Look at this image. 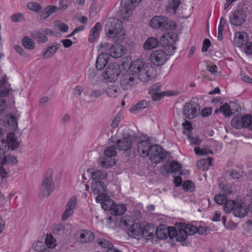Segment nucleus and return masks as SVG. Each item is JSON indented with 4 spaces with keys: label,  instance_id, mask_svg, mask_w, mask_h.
<instances>
[{
    "label": "nucleus",
    "instance_id": "1",
    "mask_svg": "<svg viewBox=\"0 0 252 252\" xmlns=\"http://www.w3.org/2000/svg\"><path fill=\"white\" fill-rule=\"evenodd\" d=\"M130 71L138 75L139 79L143 82L151 80L155 75L154 69L141 59L132 62L130 65Z\"/></svg>",
    "mask_w": 252,
    "mask_h": 252
},
{
    "label": "nucleus",
    "instance_id": "2",
    "mask_svg": "<svg viewBox=\"0 0 252 252\" xmlns=\"http://www.w3.org/2000/svg\"><path fill=\"white\" fill-rule=\"evenodd\" d=\"M223 208L226 213H230L233 211L234 215L239 218L246 216L249 212L247 204L241 200H229L226 202Z\"/></svg>",
    "mask_w": 252,
    "mask_h": 252
},
{
    "label": "nucleus",
    "instance_id": "3",
    "mask_svg": "<svg viewBox=\"0 0 252 252\" xmlns=\"http://www.w3.org/2000/svg\"><path fill=\"white\" fill-rule=\"evenodd\" d=\"M91 189L94 194H97L95 198L96 202L100 203L102 208L107 209L104 205L105 202H109V197L106 194V187L102 182H93L91 186Z\"/></svg>",
    "mask_w": 252,
    "mask_h": 252
},
{
    "label": "nucleus",
    "instance_id": "4",
    "mask_svg": "<svg viewBox=\"0 0 252 252\" xmlns=\"http://www.w3.org/2000/svg\"><path fill=\"white\" fill-rule=\"evenodd\" d=\"M150 25L155 29H159L161 30L173 31L176 28L175 23L168 21L164 16H155L151 20Z\"/></svg>",
    "mask_w": 252,
    "mask_h": 252
},
{
    "label": "nucleus",
    "instance_id": "5",
    "mask_svg": "<svg viewBox=\"0 0 252 252\" xmlns=\"http://www.w3.org/2000/svg\"><path fill=\"white\" fill-rule=\"evenodd\" d=\"M123 27L121 20L114 18L108 19L105 26L106 35L110 38L117 36L121 32Z\"/></svg>",
    "mask_w": 252,
    "mask_h": 252
},
{
    "label": "nucleus",
    "instance_id": "6",
    "mask_svg": "<svg viewBox=\"0 0 252 252\" xmlns=\"http://www.w3.org/2000/svg\"><path fill=\"white\" fill-rule=\"evenodd\" d=\"M131 71L127 72L124 74L120 79V86L125 90H131L135 87L138 82L137 75Z\"/></svg>",
    "mask_w": 252,
    "mask_h": 252
},
{
    "label": "nucleus",
    "instance_id": "7",
    "mask_svg": "<svg viewBox=\"0 0 252 252\" xmlns=\"http://www.w3.org/2000/svg\"><path fill=\"white\" fill-rule=\"evenodd\" d=\"M54 189V183L52 177L47 176L43 179L39 190V196L41 198L49 196Z\"/></svg>",
    "mask_w": 252,
    "mask_h": 252
},
{
    "label": "nucleus",
    "instance_id": "8",
    "mask_svg": "<svg viewBox=\"0 0 252 252\" xmlns=\"http://www.w3.org/2000/svg\"><path fill=\"white\" fill-rule=\"evenodd\" d=\"M247 16L246 10L244 8L238 7L231 14L229 17L230 23L234 26H241L245 22Z\"/></svg>",
    "mask_w": 252,
    "mask_h": 252
},
{
    "label": "nucleus",
    "instance_id": "9",
    "mask_svg": "<svg viewBox=\"0 0 252 252\" xmlns=\"http://www.w3.org/2000/svg\"><path fill=\"white\" fill-rule=\"evenodd\" d=\"M120 73L121 69L117 63H110L103 73V77L110 82H114L117 80Z\"/></svg>",
    "mask_w": 252,
    "mask_h": 252
},
{
    "label": "nucleus",
    "instance_id": "10",
    "mask_svg": "<svg viewBox=\"0 0 252 252\" xmlns=\"http://www.w3.org/2000/svg\"><path fill=\"white\" fill-rule=\"evenodd\" d=\"M148 153L149 155L148 156L150 157V160L154 163L160 162L166 157L162 147L158 145H152Z\"/></svg>",
    "mask_w": 252,
    "mask_h": 252
},
{
    "label": "nucleus",
    "instance_id": "11",
    "mask_svg": "<svg viewBox=\"0 0 252 252\" xmlns=\"http://www.w3.org/2000/svg\"><path fill=\"white\" fill-rule=\"evenodd\" d=\"M199 111V105L194 101L186 103L183 108L184 115L188 119H192L196 117Z\"/></svg>",
    "mask_w": 252,
    "mask_h": 252
},
{
    "label": "nucleus",
    "instance_id": "12",
    "mask_svg": "<svg viewBox=\"0 0 252 252\" xmlns=\"http://www.w3.org/2000/svg\"><path fill=\"white\" fill-rule=\"evenodd\" d=\"M104 205L107 209L102 208L104 210H109L112 215L114 216H120L123 215L126 211V208L125 205L122 204H116L109 199V202H105Z\"/></svg>",
    "mask_w": 252,
    "mask_h": 252
},
{
    "label": "nucleus",
    "instance_id": "13",
    "mask_svg": "<svg viewBox=\"0 0 252 252\" xmlns=\"http://www.w3.org/2000/svg\"><path fill=\"white\" fill-rule=\"evenodd\" d=\"M167 54L162 50L154 51L151 55L150 59L154 64L159 66L163 64L168 60Z\"/></svg>",
    "mask_w": 252,
    "mask_h": 252
},
{
    "label": "nucleus",
    "instance_id": "14",
    "mask_svg": "<svg viewBox=\"0 0 252 252\" xmlns=\"http://www.w3.org/2000/svg\"><path fill=\"white\" fill-rule=\"evenodd\" d=\"M5 141L8 150L14 151L19 147L20 141L13 132L7 134Z\"/></svg>",
    "mask_w": 252,
    "mask_h": 252
},
{
    "label": "nucleus",
    "instance_id": "15",
    "mask_svg": "<svg viewBox=\"0 0 252 252\" xmlns=\"http://www.w3.org/2000/svg\"><path fill=\"white\" fill-rule=\"evenodd\" d=\"M19 115H12L11 114H8L5 117V125L6 126L9 127L11 131H15L18 126L17 121L19 118Z\"/></svg>",
    "mask_w": 252,
    "mask_h": 252
},
{
    "label": "nucleus",
    "instance_id": "16",
    "mask_svg": "<svg viewBox=\"0 0 252 252\" xmlns=\"http://www.w3.org/2000/svg\"><path fill=\"white\" fill-rule=\"evenodd\" d=\"M152 145L149 140H142L137 144V150L139 155L143 157H147L149 155Z\"/></svg>",
    "mask_w": 252,
    "mask_h": 252
},
{
    "label": "nucleus",
    "instance_id": "17",
    "mask_svg": "<svg viewBox=\"0 0 252 252\" xmlns=\"http://www.w3.org/2000/svg\"><path fill=\"white\" fill-rule=\"evenodd\" d=\"M132 144V138L130 137H125L118 139L116 145L119 150L127 151L130 149Z\"/></svg>",
    "mask_w": 252,
    "mask_h": 252
},
{
    "label": "nucleus",
    "instance_id": "18",
    "mask_svg": "<svg viewBox=\"0 0 252 252\" xmlns=\"http://www.w3.org/2000/svg\"><path fill=\"white\" fill-rule=\"evenodd\" d=\"M142 223H134L128 229L127 234L130 237L140 239L142 234Z\"/></svg>",
    "mask_w": 252,
    "mask_h": 252
},
{
    "label": "nucleus",
    "instance_id": "19",
    "mask_svg": "<svg viewBox=\"0 0 252 252\" xmlns=\"http://www.w3.org/2000/svg\"><path fill=\"white\" fill-rule=\"evenodd\" d=\"M248 120L247 115L243 117L237 116L231 120L232 126L236 129L246 127V125H248L247 121Z\"/></svg>",
    "mask_w": 252,
    "mask_h": 252
},
{
    "label": "nucleus",
    "instance_id": "20",
    "mask_svg": "<svg viewBox=\"0 0 252 252\" xmlns=\"http://www.w3.org/2000/svg\"><path fill=\"white\" fill-rule=\"evenodd\" d=\"M109 57L107 53H103L99 54L96 60V68L98 70H102L108 63Z\"/></svg>",
    "mask_w": 252,
    "mask_h": 252
},
{
    "label": "nucleus",
    "instance_id": "21",
    "mask_svg": "<svg viewBox=\"0 0 252 252\" xmlns=\"http://www.w3.org/2000/svg\"><path fill=\"white\" fill-rule=\"evenodd\" d=\"M110 55L114 58H119L125 54L124 47L119 44L112 45L110 47Z\"/></svg>",
    "mask_w": 252,
    "mask_h": 252
},
{
    "label": "nucleus",
    "instance_id": "22",
    "mask_svg": "<svg viewBox=\"0 0 252 252\" xmlns=\"http://www.w3.org/2000/svg\"><path fill=\"white\" fill-rule=\"evenodd\" d=\"M94 239V234L87 230H82L79 232V241L81 243H88L93 241Z\"/></svg>",
    "mask_w": 252,
    "mask_h": 252
},
{
    "label": "nucleus",
    "instance_id": "23",
    "mask_svg": "<svg viewBox=\"0 0 252 252\" xmlns=\"http://www.w3.org/2000/svg\"><path fill=\"white\" fill-rule=\"evenodd\" d=\"M247 33L243 32H238L235 34L234 37V44L238 47H241L247 42Z\"/></svg>",
    "mask_w": 252,
    "mask_h": 252
},
{
    "label": "nucleus",
    "instance_id": "24",
    "mask_svg": "<svg viewBox=\"0 0 252 252\" xmlns=\"http://www.w3.org/2000/svg\"><path fill=\"white\" fill-rule=\"evenodd\" d=\"M162 36L161 40L166 45H172L177 39V35L172 32V31H168Z\"/></svg>",
    "mask_w": 252,
    "mask_h": 252
},
{
    "label": "nucleus",
    "instance_id": "25",
    "mask_svg": "<svg viewBox=\"0 0 252 252\" xmlns=\"http://www.w3.org/2000/svg\"><path fill=\"white\" fill-rule=\"evenodd\" d=\"M91 173L93 182H102L107 176L106 172L100 170H95Z\"/></svg>",
    "mask_w": 252,
    "mask_h": 252
},
{
    "label": "nucleus",
    "instance_id": "26",
    "mask_svg": "<svg viewBox=\"0 0 252 252\" xmlns=\"http://www.w3.org/2000/svg\"><path fill=\"white\" fill-rule=\"evenodd\" d=\"M98 164L103 168H108L112 167L116 164V161L110 157L100 158L98 161Z\"/></svg>",
    "mask_w": 252,
    "mask_h": 252
},
{
    "label": "nucleus",
    "instance_id": "27",
    "mask_svg": "<svg viewBox=\"0 0 252 252\" xmlns=\"http://www.w3.org/2000/svg\"><path fill=\"white\" fill-rule=\"evenodd\" d=\"M154 230L152 228L148 223H142V230L141 237H143L146 239H150L154 236Z\"/></svg>",
    "mask_w": 252,
    "mask_h": 252
},
{
    "label": "nucleus",
    "instance_id": "28",
    "mask_svg": "<svg viewBox=\"0 0 252 252\" xmlns=\"http://www.w3.org/2000/svg\"><path fill=\"white\" fill-rule=\"evenodd\" d=\"M159 44L158 40L155 37L148 38L143 44L144 48L146 50H150L156 48Z\"/></svg>",
    "mask_w": 252,
    "mask_h": 252
},
{
    "label": "nucleus",
    "instance_id": "29",
    "mask_svg": "<svg viewBox=\"0 0 252 252\" xmlns=\"http://www.w3.org/2000/svg\"><path fill=\"white\" fill-rule=\"evenodd\" d=\"M10 91V87L4 78L0 80V96L7 95Z\"/></svg>",
    "mask_w": 252,
    "mask_h": 252
},
{
    "label": "nucleus",
    "instance_id": "30",
    "mask_svg": "<svg viewBox=\"0 0 252 252\" xmlns=\"http://www.w3.org/2000/svg\"><path fill=\"white\" fill-rule=\"evenodd\" d=\"M60 47L59 44H56L47 47L46 50L43 54L44 58H49L54 55Z\"/></svg>",
    "mask_w": 252,
    "mask_h": 252
},
{
    "label": "nucleus",
    "instance_id": "31",
    "mask_svg": "<svg viewBox=\"0 0 252 252\" xmlns=\"http://www.w3.org/2000/svg\"><path fill=\"white\" fill-rule=\"evenodd\" d=\"M101 29V25L99 23H97L91 31V33L89 36V41L93 42L96 38L97 32Z\"/></svg>",
    "mask_w": 252,
    "mask_h": 252
},
{
    "label": "nucleus",
    "instance_id": "32",
    "mask_svg": "<svg viewBox=\"0 0 252 252\" xmlns=\"http://www.w3.org/2000/svg\"><path fill=\"white\" fill-rule=\"evenodd\" d=\"M187 234L186 229L182 226L181 228L177 230L176 235L175 238L177 241L184 242L187 238Z\"/></svg>",
    "mask_w": 252,
    "mask_h": 252
},
{
    "label": "nucleus",
    "instance_id": "33",
    "mask_svg": "<svg viewBox=\"0 0 252 252\" xmlns=\"http://www.w3.org/2000/svg\"><path fill=\"white\" fill-rule=\"evenodd\" d=\"M0 177L2 179L7 178L10 172L9 165L5 164L0 161Z\"/></svg>",
    "mask_w": 252,
    "mask_h": 252
},
{
    "label": "nucleus",
    "instance_id": "34",
    "mask_svg": "<svg viewBox=\"0 0 252 252\" xmlns=\"http://www.w3.org/2000/svg\"><path fill=\"white\" fill-rule=\"evenodd\" d=\"M32 37L39 42L44 43L47 40V37L43 32L35 31L32 34Z\"/></svg>",
    "mask_w": 252,
    "mask_h": 252
},
{
    "label": "nucleus",
    "instance_id": "35",
    "mask_svg": "<svg viewBox=\"0 0 252 252\" xmlns=\"http://www.w3.org/2000/svg\"><path fill=\"white\" fill-rule=\"evenodd\" d=\"M106 92L109 96L116 97L119 94V89L117 86L111 85L108 87Z\"/></svg>",
    "mask_w": 252,
    "mask_h": 252
},
{
    "label": "nucleus",
    "instance_id": "36",
    "mask_svg": "<svg viewBox=\"0 0 252 252\" xmlns=\"http://www.w3.org/2000/svg\"><path fill=\"white\" fill-rule=\"evenodd\" d=\"M1 161L8 165L9 164L13 165L16 164L18 162V160L15 156L10 155L5 156Z\"/></svg>",
    "mask_w": 252,
    "mask_h": 252
},
{
    "label": "nucleus",
    "instance_id": "37",
    "mask_svg": "<svg viewBox=\"0 0 252 252\" xmlns=\"http://www.w3.org/2000/svg\"><path fill=\"white\" fill-rule=\"evenodd\" d=\"M147 105V102L146 100H141L136 105L130 108L129 111L131 113H135L136 111L140 110L146 107Z\"/></svg>",
    "mask_w": 252,
    "mask_h": 252
},
{
    "label": "nucleus",
    "instance_id": "38",
    "mask_svg": "<svg viewBox=\"0 0 252 252\" xmlns=\"http://www.w3.org/2000/svg\"><path fill=\"white\" fill-rule=\"evenodd\" d=\"M168 232L166 228H158L156 234L159 239H165L168 237Z\"/></svg>",
    "mask_w": 252,
    "mask_h": 252
},
{
    "label": "nucleus",
    "instance_id": "39",
    "mask_svg": "<svg viewBox=\"0 0 252 252\" xmlns=\"http://www.w3.org/2000/svg\"><path fill=\"white\" fill-rule=\"evenodd\" d=\"M133 8V4L129 3H126L121 9V12L122 14H126V17H129L132 14Z\"/></svg>",
    "mask_w": 252,
    "mask_h": 252
},
{
    "label": "nucleus",
    "instance_id": "40",
    "mask_svg": "<svg viewBox=\"0 0 252 252\" xmlns=\"http://www.w3.org/2000/svg\"><path fill=\"white\" fill-rule=\"evenodd\" d=\"M183 226L185 229H186V231L187 232V235H192L197 231V227L191 224H183Z\"/></svg>",
    "mask_w": 252,
    "mask_h": 252
},
{
    "label": "nucleus",
    "instance_id": "41",
    "mask_svg": "<svg viewBox=\"0 0 252 252\" xmlns=\"http://www.w3.org/2000/svg\"><path fill=\"white\" fill-rule=\"evenodd\" d=\"M181 168V164L176 161H172L170 163V168L172 173H177L180 172V174H182L180 172Z\"/></svg>",
    "mask_w": 252,
    "mask_h": 252
},
{
    "label": "nucleus",
    "instance_id": "42",
    "mask_svg": "<svg viewBox=\"0 0 252 252\" xmlns=\"http://www.w3.org/2000/svg\"><path fill=\"white\" fill-rule=\"evenodd\" d=\"M45 243L49 248H53L56 245V240L52 235H47L45 239Z\"/></svg>",
    "mask_w": 252,
    "mask_h": 252
},
{
    "label": "nucleus",
    "instance_id": "43",
    "mask_svg": "<svg viewBox=\"0 0 252 252\" xmlns=\"http://www.w3.org/2000/svg\"><path fill=\"white\" fill-rule=\"evenodd\" d=\"M220 111L223 114L225 117H229L232 114L229 105L225 103L220 107Z\"/></svg>",
    "mask_w": 252,
    "mask_h": 252
},
{
    "label": "nucleus",
    "instance_id": "44",
    "mask_svg": "<svg viewBox=\"0 0 252 252\" xmlns=\"http://www.w3.org/2000/svg\"><path fill=\"white\" fill-rule=\"evenodd\" d=\"M32 248L37 252H43L46 249L45 244L41 241H38L34 244Z\"/></svg>",
    "mask_w": 252,
    "mask_h": 252
},
{
    "label": "nucleus",
    "instance_id": "45",
    "mask_svg": "<svg viewBox=\"0 0 252 252\" xmlns=\"http://www.w3.org/2000/svg\"><path fill=\"white\" fill-rule=\"evenodd\" d=\"M214 199L215 202L218 204H223L224 203L225 205L226 202L228 201L226 196L223 194L216 195Z\"/></svg>",
    "mask_w": 252,
    "mask_h": 252
},
{
    "label": "nucleus",
    "instance_id": "46",
    "mask_svg": "<svg viewBox=\"0 0 252 252\" xmlns=\"http://www.w3.org/2000/svg\"><path fill=\"white\" fill-rule=\"evenodd\" d=\"M105 156L107 157H112L116 154V148L114 146L108 147L104 151Z\"/></svg>",
    "mask_w": 252,
    "mask_h": 252
},
{
    "label": "nucleus",
    "instance_id": "47",
    "mask_svg": "<svg viewBox=\"0 0 252 252\" xmlns=\"http://www.w3.org/2000/svg\"><path fill=\"white\" fill-rule=\"evenodd\" d=\"M24 46L28 49H32L34 48L32 40L28 37H24L22 39Z\"/></svg>",
    "mask_w": 252,
    "mask_h": 252
},
{
    "label": "nucleus",
    "instance_id": "48",
    "mask_svg": "<svg viewBox=\"0 0 252 252\" xmlns=\"http://www.w3.org/2000/svg\"><path fill=\"white\" fill-rule=\"evenodd\" d=\"M182 187L186 191H189L190 192H192L194 189V185L193 183L191 181L189 180L185 181L183 183Z\"/></svg>",
    "mask_w": 252,
    "mask_h": 252
},
{
    "label": "nucleus",
    "instance_id": "49",
    "mask_svg": "<svg viewBox=\"0 0 252 252\" xmlns=\"http://www.w3.org/2000/svg\"><path fill=\"white\" fill-rule=\"evenodd\" d=\"M98 244L104 248L111 249L113 246L112 243L109 241L104 238H100L98 240Z\"/></svg>",
    "mask_w": 252,
    "mask_h": 252
},
{
    "label": "nucleus",
    "instance_id": "50",
    "mask_svg": "<svg viewBox=\"0 0 252 252\" xmlns=\"http://www.w3.org/2000/svg\"><path fill=\"white\" fill-rule=\"evenodd\" d=\"M28 8L32 11H38L41 9V5L36 2H31L27 4Z\"/></svg>",
    "mask_w": 252,
    "mask_h": 252
},
{
    "label": "nucleus",
    "instance_id": "51",
    "mask_svg": "<svg viewBox=\"0 0 252 252\" xmlns=\"http://www.w3.org/2000/svg\"><path fill=\"white\" fill-rule=\"evenodd\" d=\"M180 4V0H169L168 9H171L174 12H175Z\"/></svg>",
    "mask_w": 252,
    "mask_h": 252
},
{
    "label": "nucleus",
    "instance_id": "52",
    "mask_svg": "<svg viewBox=\"0 0 252 252\" xmlns=\"http://www.w3.org/2000/svg\"><path fill=\"white\" fill-rule=\"evenodd\" d=\"M212 159L211 158H208L206 159H202L199 160L197 163V165L198 168L202 169V170H204V168L201 167L202 165L205 166L207 165V166H209L211 164Z\"/></svg>",
    "mask_w": 252,
    "mask_h": 252
},
{
    "label": "nucleus",
    "instance_id": "53",
    "mask_svg": "<svg viewBox=\"0 0 252 252\" xmlns=\"http://www.w3.org/2000/svg\"><path fill=\"white\" fill-rule=\"evenodd\" d=\"M104 93V91L102 89L94 90L89 94L90 97L98 98L101 96Z\"/></svg>",
    "mask_w": 252,
    "mask_h": 252
},
{
    "label": "nucleus",
    "instance_id": "54",
    "mask_svg": "<svg viewBox=\"0 0 252 252\" xmlns=\"http://www.w3.org/2000/svg\"><path fill=\"white\" fill-rule=\"evenodd\" d=\"M77 198L75 196H72L69 200L66 205V208L73 210L76 205Z\"/></svg>",
    "mask_w": 252,
    "mask_h": 252
},
{
    "label": "nucleus",
    "instance_id": "55",
    "mask_svg": "<svg viewBox=\"0 0 252 252\" xmlns=\"http://www.w3.org/2000/svg\"><path fill=\"white\" fill-rule=\"evenodd\" d=\"M166 92L154 93L153 94H150L152 96V99L154 101H157L161 99L166 94Z\"/></svg>",
    "mask_w": 252,
    "mask_h": 252
},
{
    "label": "nucleus",
    "instance_id": "56",
    "mask_svg": "<svg viewBox=\"0 0 252 252\" xmlns=\"http://www.w3.org/2000/svg\"><path fill=\"white\" fill-rule=\"evenodd\" d=\"M8 150L5 140L0 139V155L4 154Z\"/></svg>",
    "mask_w": 252,
    "mask_h": 252
},
{
    "label": "nucleus",
    "instance_id": "57",
    "mask_svg": "<svg viewBox=\"0 0 252 252\" xmlns=\"http://www.w3.org/2000/svg\"><path fill=\"white\" fill-rule=\"evenodd\" d=\"M230 176L233 179H239L242 176V172L237 169L232 170L229 171Z\"/></svg>",
    "mask_w": 252,
    "mask_h": 252
},
{
    "label": "nucleus",
    "instance_id": "58",
    "mask_svg": "<svg viewBox=\"0 0 252 252\" xmlns=\"http://www.w3.org/2000/svg\"><path fill=\"white\" fill-rule=\"evenodd\" d=\"M73 210L66 207V209L62 215V220H65L73 214Z\"/></svg>",
    "mask_w": 252,
    "mask_h": 252
},
{
    "label": "nucleus",
    "instance_id": "59",
    "mask_svg": "<svg viewBox=\"0 0 252 252\" xmlns=\"http://www.w3.org/2000/svg\"><path fill=\"white\" fill-rule=\"evenodd\" d=\"M195 153L198 156H207L210 151H207V150L201 149L199 147H195L194 149Z\"/></svg>",
    "mask_w": 252,
    "mask_h": 252
},
{
    "label": "nucleus",
    "instance_id": "60",
    "mask_svg": "<svg viewBox=\"0 0 252 252\" xmlns=\"http://www.w3.org/2000/svg\"><path fill=\"white\" fill-rule=\"evenodd\" d=\"M161 87V85L158 84H156L152 85L149 91V94H153L154 93L159 92Z\"/></svg>",
    "mask_w": 252,
    "mask_h": 252
},
{
    "label": "nucleus",
    "instance_id": "61",
    "mask_svg": "<svg viewBox=\"0 0 252 252\" xmlns=\"http://www.w3.org/2000/svg\"><path fill=\"white\" fill-rule=\"evenodd\" d=\"M211 45V42L208 38H205L203 42V45L202 47V52H205L208 50V48Z\"/></svg>",
    "mask_w": 252,
    "mask_h": 252
},
{
    "label": "nucleus",
    "instance_id": "62",
    "mask_svg": "<svg viewBox=\"0 0 252 252\" xmlns=\"http://www.w3.org/2000/svg\"><path fill=\"white\" fill-rule=\"evenodd\" d=\"M6 108V102L5 100L2 98L0 99V115L5 111Z\"/></svg>",
    "mask_w": 252,
    "mask_h": 252
},
{
    "label": "nucleus",
    "instance_id": "63",
    "mask_svg": "<svg viewBox=\"0 0 252 252\" xmlns=\"http://www.w3.org/2000/svg\"><path fill=\"white\" fill-rule=\"evenodd\" d=\"M168 237H169L170 239H173L174 237L175 238V235H176L177 230L175 229L174 227H169L168 229Z\"/></svg>",
    "mask_w": 252,
    "mask_h": 252
},
{
    "label": "nucleus",
    "instance_id": "64",
    "mask_svg": "<svg viewBox=\"0 0 252 252\" xmlns=\"http://www.w3.org/2000/svg\"><path fill=\"white\" fill-rule=\"evenodd\" d=\"M188 137L190 144L195 145H199L200 144L201 140L198 138L190 136L189 134Z\"/></svg>",
    "mask_w": 252,
    "mask_h": 252
}]
</instances>
